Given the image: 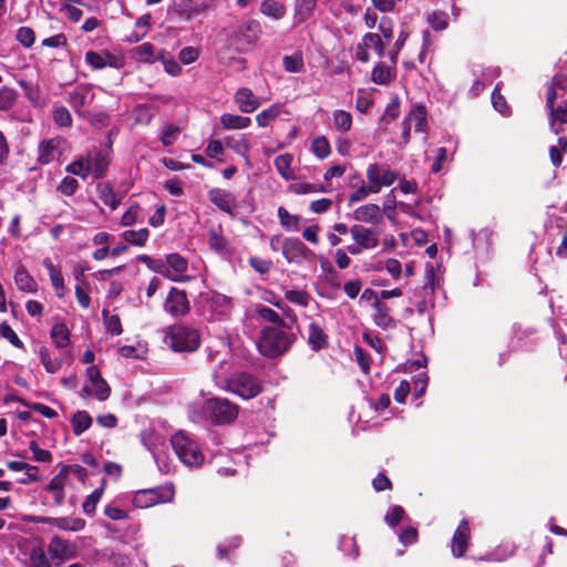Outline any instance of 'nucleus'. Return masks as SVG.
I'll list each match as a JSON object with an SVG mask.
<instances>
[{
	"label": "nucleus",
	"mask_w": 567,
	"mask_h": 567,
	"mask_svg": "<svg viewBox=\"0 0 567 567\" xmlns=\"http://www.w3.org/2000/svg\"><path fill=\"white\" fill-rule=\"evenodd\" d=\"M290 329V326L288 328H262L257 341L260 354L275 359L286 353L297 340V336Z\"/></svg>",
	"instance_id": "f257e3e1"
},
{
	"label": "nucleus",
	"mask_w": 567,
	"mask_h": 567,
	"mask_svg": "<svg viewBox=\"0 0 567 567\" xmlns=\"http://www.w3.org/2000/svg\"><path fill=\"white\" fill-rule=\"evenodd\" d=\"M165 340L175 352H194L200 344V334L195 328L174 324L169 327Z\"/></svg>",
	"instance_id": "f03ea898"
},
{
	"label": "nucleus",
	"mask_w": 567,
	"mask_h": 567,
	"mask_svg": "<svg viewBox=\"0 0 567 567\" xmlns=\"http://www.w3.org/2000/svg\"><path fill=\"white\" fill-rule=\"evenodd\" d=\"M206 411L213 424L226 425L238 417L239 406L228 399L214 396L206 401Z\"/></svg>",
	"instance_id": "7ed1b4c3"
},
{
	"label": "nucleus",
	"mask_w": 567,
	"mask_h": 567,
	"mask_svg": "<svg viewBox=\"0 0 567 567\" xmlns=\"http://www.w3.org/2000/svg\"><path fill=\"white\" fill-rule=\"evenodd\" d=\"M226 390L244 400H249L260 394L262 385L257 377L247 372H239L226 381Z\"/></svg>",
	"instance_id": "20e7f679"
},
{
	"label": "nucleus",
	"mask_w": 567,
	"mask_h": 567,
	"mask_svg": "<svg viewBox=\"0 0 567 567\" xmlns=\"http://www.w3.org/2000/svg\"><path fill=\"white\" fill-rule=\"evenodd\" d=\"M175 489L172 484L145 488L135 492L133 505L137 508H150L158 504L171 503L174 499Z\"/></svg>",
	"instance_id": "39448f33"
},
{
	"label": "nucleus",
	"mask_w": 567,
	"mask_h": 567,
	"mask_svg": "<svg viewBox=\"0 0 567 567\" xmlns=\"http://www.w3.org/2000/svg\"><path fill=\"white\" fill-rule=\"evenodd\" d=\"M177 457L188 466H197L203 462V454L195 441L183 432L175 433L171 439Z\"/></svg>",
	"instance_id": "423d86ee"
},
{
	"label": "nucleus",
	"mask_w": 567,
	"mask_h": 567,
	"mask_svg": "<svg viewBox=\"0 0 567 567\" xmlns=\"http://www.w3.org/2000/svg\"><path fill=\"white\" fill-rule=\"evenodd\" d=\"M48 555L56 567L78 556L75 543L54 535L48 545Z\"/></svg>",
	"instance_id": "0eeeda50"
},
{
	"label": "nucleus",
	"mask_w": 567,
	"mask_h": 567,
	"mask_svg": "<svg viewBox=\"0 0 567 567\" xmlns=\"http://www.w3.org/2000/svg\"><path fill=\"white\" fill-rule=\"evenodd\" d=\"M94 100L95 93L93 92V85L90 83L78 84L68 95L69 104L80 116L89 115L87 109Z\"/></svg>",
	"instance_id": "6e6552de"
},
{
	"label": "nucleus",
	"mask_w": 567,
	"mask_h": 567,
	"mask_svg": "<svg viewBox=\"0 0 567 567\" xmlns=\"http://www.w3.org/2000/svg\"><path fill=\"white\" fill-rule=\"evenodd\" d=\"M87 168L94 179H101L106 176L111 164V147L94 148L83 155Z\"/></svg>",
	"instance_id": "1a4fd4ad"
},
{
	"label": "nucleus",
	"mask_w": 567,
	"mask_h": 567,
	"mask_svg": "<svg viewBox=\"0 0 567 567\" xmlns=\"http://www.w3.org/2000/svg\"><path fill=\"white\" fill-rule=\"evenodd\" d=\"M164 310L173 317H184L190 311L186 290L172 287L164 300Z\"/></svg>",
	"instance_id": "9d476101"
},
{
	"label": "nucleus",
	"mask_w": 567,
	"mask_h": 567,
	"mask_svg": "<svg viewBox=\"0 0 567 567\" xmlns=\"http://www.w3.org/2000/svg\"><path fill=\"white\" fill-rule=\"evenodd\" d=\"M370 48H373L378 56H383L385 53V43L380 33L367 32L363 34L361 41L355 48V59L362 63L370 61Z\"/></svg>",
	"instance_id": "9b49d317"
},
{
	"label": "nucleus",
	"mask_w": 567,
	"mask_h": 567,
	"mask_svg": "<svg viewBox=\"0 0 567 567\" xmlns=\"http://www.w3.org/2000/svg\"><path fill=\"white\" fill-rule=\"evenodd\" d=\"M282 256L289 264H300L312 258L313 251L309 249L299 238H286L282 244Z\"/></svg>",
	"instance_id": "f8f14e48"
},
{
	"label": "nucleus",
	"mask_w": 567,
	"mask_h": 567,
	"mask_svg": "<svg viewBox=\"0 0 567 567\" xmlns=\"http://www.w3.org/2000/svg\"><path fill=\"white\" fill-rule=\"evenodd\" d=\"M470 540L471 529L468 522L466 519H462L455 529L451 542V550L455 558H461L465 555L468 549Z\"/></svg>",
	"instance_id": "ddd939ff"
},
{
	"label": "nucleus",
	"mask_w": 567,
	"mask_h": 567,
	"mask_svg": "<svg viewBox=\"0 0 567 567\" xmlns=\"http://www.w3.org/2000/svg\"><path fill=\"white\" fill-rule=\"evenodd\" d=\"M373 323L382 330H392L396 328V320L392 316V308L386 303L382 302L379 298L372 302Z\"/></svg>",
	"instance_id": "4468645a"
},
{
	"label": "nucleus",
	"mask_w": 567,
	"mask_h": 567,
	"mask_svg": "<svg viewBox=\"0 0 567 567\" xmlns=\"http://www.w3.org/2000/svg\"><path fill=\"white\" fill-rule=\"evenodd\" d=\"M208 199L221 212L235 216L236 197L223 188H212L207 193Z\"/></svg>",
	"instance_id": "2eb2a0df"
},
{
	"label": "nucleus",
	"mask_w": 567,
	"mask_h": 567,
	"mask_svg": "<svg viewBox=\"0 0 567 567\" xmlns=\"http://www.w3.org/2000/svg\"><path fill=\"white\" fill-rule=\"evenodd\" d=\"M260 33V23L257 20H248L237 27L233 33V39L240 44H254Z\"/></svg>",
	"instance_id": "dca6fc26"
},
{
	"label": "nucleus",
	"mask_w": 567,
	"mask_h": 567,
	"mask_svg": "<svg viewBox=\"0 0 567 567\" xmlns=\"http://www.w3.org/2000/svg\"><path fill=\"white\" fill-rule=\"evenodd\" d=\"M350 234L353 241H357L364 249H373L379 246L378 234L371 228H368L361 224H354L350 227Z\"/></svg>",
	"instance_id": "f3484780"
},
{
	"label": "nucleus",
	"mask_w": 567,
	"mask_h": 567,
	"mask_svg": "<svg viewBox=\"0 0 567 567\" xmlns=\"http://www.w3.org/2000/svg\"><path fill=\"white\" fill-rule=\"evenodd\" d=\"M70 472V465H63L60 470V472L54 475L48 486L45 487L47 491L51 492L54 497V505L61 506L65 498V482L68 478V474Z\"/></svg>",
	"instance_id": "a211bd4d"
},
{
	"label": "nucleus",
	"mask_w": 567,
	"mask_h": 567,
	"mask_svg": "<svg viewBox=\"0 0 567 567\" xmlns=\"http://www.w3.org/2000/svg\"><path fill=\"white\" fill-rule=\"evenodd\" d=\"M353 219L359 223L378 225L383 221L382 209L377 204H365L354 209Z\"/></svg>",
	"instance_id": "6ab92c4d"
},
{
	"label": "nucleus",
	"mask_w": 567,
	"mask_h": 567,
	"mask_svg": "<svg viewBox=\"0 0 567 567\" xmlns=\"http://www.w3.org/2000/svg\"><path fill=\"white\" fill-rule=\"evenodd\" d=\"M235 102L243 113H251L260 105L258 97L248 87H241L236 92Z\"/></svg>",
	"instance_id": "aec40b11"
},
{
	"label": "nucleus",
	"mask_w": 567,
	"mask_h": 567,
	"mask_svg": "<svg viewBox=\"0 0 567 567\" xmlns=\"http://www.w3.org/2000/svg\"><path fill=\"white\" fill-rule=\"evenodd\" d=\"M308 344L313 351H319L329 346L328 334L323 331L322 327L315 321L309 324Z\"/></svg>",
	"instance_id": "412c9836"
},
{
	"label": "nucleus",
	"mask_w": 567,
	"mask_h": 567,
	"mask_svg": "<svg viewBox=\"0 0 567 567\" xmlns=\"http://www.w3.org/2000/svg\"><path fill=\"white\" fill-rule=\"evenodd\" d=\"M396 78L395 65H386L383 62H379L372 70L371 80L381 85H388Z\"/></svg>",
	"instance_id": "4be33fe9"
},
{
	"label": "nucleus",
	"mask_w": 567,
	"mask_h": 567,
	"mask_svg": "<svg viewBox=\"0 0 567 567\" xmlns=\"http://www.w3.org/2000/svg\"><path fill=\"white\" fill-rule=\"evenodd\" d=\"M318 0H295L293 19L296 23H303L313 16Z\"/></svg>",
	"instance_id": "5701e85b"
},
{
	"label": "nucleus",
	"mask_w": 567,
	"mask_h": 567,
	"mask_svg": "<svg viewBox=\"0 0 567 567\" xmlns=\"http://www.w3.org/2000/svg\"><path fill=\"white\" fill-rule=\"evenodd\" d=\"M115 60V56L110 52L101 54L90 50L85 53V62L94 70L104 69L106 65L116 66Z\"/></svg>",
	"instance_id": "b1692460"
},
{
	"label": "nucleus",
	"mask_w": 567,
	"mask_h": 567,
	"mask_svg": "<svg viewBox=\"0 0 567 567\" xmlns=\"http://www.w3.org/2000/svg\"><path fill=\"white\" fill-rule=\"evenodd\" d=\"M99 198L112 210L116 209L121 204V198L115 194L111 183H99L96 186Z\"/></svg>",
	"instance_id": "393cba45"
},
{
	"label": "nucleus",
	"mask_w": 567,
	"mask_h": 567,
	"mask_svg": "<svg viewBox=\"0 0 567 567\" xmlns=\"http://www.w3.org/2000/svg\"><path fill=\"white\" fill-rule=\"evenodd\" d=\"M14 281L19 290L25 292H35L38 284L34 278L27 271L23 266H20L14 274Z\"/></svg>",
	"instance_id": "a878e982"
},
{
	"label": "nucleus",
	"mask_w": 567,
	"mask_h": 567,
	"mask_svg": "<svg viewBox=\"0 0 567 567\" xmlns=\"http://www.w3.org/2000/svg\"><path fill=\"white\" fill-rule=\"evenodd\" d=\"M210 308L223 316H228L230 313V310L233 308V300L231 298L219 293V292H212L209 299H208Z\"/></svg>",
	"instance_id": "bb28decb"
},
{
	"label": "nucleus",
	"mask_w": 567,
	"mask_h": 567,
	"mask_svg": "<svg viewBox=\"0 0 567 567\" xmlns=\"http://www.w3.org/2000/svg\"><path fill=\"white\" fill-rule=\"evenodd\" d=\"M93 419L86 411H76L71 416V425L74 435L79 436L89 430L92 425Z\"/></svg>",
	"instance_id": "cd10ccee"
},
{
	"label": "nucleus",
	"mask_w": 567,
	"mask_h": 567,
	"mask_svg": "<svg viewBox=\"0 0 567 567\" xmlns=\"http://www.w3.org/2000/svg\"><path fill=\"white\" fill-rule=\"evenodd\" d=\"M220 123L225 130H243L250 125L251 120L247 116L225 113L220 116Z\"/></svg>",
	"instance_id": "c85d7f7f"
},
{
	"label": "nucleus",
	"mask_w": 567,
	"mask_h": 567,
	"mask_svg": "<svg viewBox=\"0 0 567 567\" xmlns=\"http://www.w3.org/2000/svg\"><path fill=\"white\" fill-rule=\"evenodd\" d=\"M260 12L275 20H280L286 14V7L278 0H264L260 4Z\"/></svg>",
	"instance_id": "c756f323"
},
{
	"label": "nucleus",
	"mask_w": 567,
	"mask_h": 567,
	"mask_svg": "<svg viewBox=\"0 0 567 567\" xmlns=\"http://www.w3.org/2000/svg\"><path fill=\"white\" fill-rule=\"evenodd\" d=\"M52 525L62 530L80 532L85 528L86 522L80 517H55Z\"/></svg>",
	"instance_id": "7c9ffc66"
},
{
	"label": "nucleus",
	"mask_w": 567,
	"mask_h": 567,
	"mask_svg": "<svg viewBox=\"0 0 567 567\" xmlns=\"http://www.w3.org/2000/svg\"><path fill=\"white\" fill-rule=\"evenodd\" d=\"M256 312L262 320L272 323L271 327L288 328V323L280 317V315L274 309L259 305L256 308Z\"/></svg>",
	"instance_id": "2f4dec72"
},
{
	"label": "nucleus",
	"mask_w": 567,
	"mask_h": 567,
	"mask_svg": "<svg viewBox=\"0 0 567 567\" xmlns=\"http://www.w3.org/2000/svg\"><path fill=\"white\" fill-rule=\"evenodd\" d=\"M406 117L411 123H414V128L416 132H425L427 120L426 109L424 105L420 104L413 106Z\"/></svg>",
	"instance_id": "473e14b6"
},
{
	"label": "nucleus",
	"mask_w": 567,
	"mask_h": 567,
	"mask_svg": "<svg viewBox=\"0 0 567 567\" xmlns=\"http://www.w3.org/2000/svg\"><path fill=\"white\" fill-rule=\"evenodd\" d=\"M50 336L54 344L60 349L66 348L70 344V331L65 323L54 324Z\"/></svg>",
	"instance_id": "72a5a7b5"
},
{
	"label": "nucleus",
	"mask_w": 567,
	"mask_h": 567,
	"mask_svg": "<svg viewBox=\"0 0 567 567\" xmlns=\"http://www.w3.org/2000/svg\"><path fill=\"white\" fill-rule=\"evenodd\" d=\"M292 159V155L288 153L281 154L277 156L275 159V167L277 172L286 181H290L293 178V173L291 171Z\"/></svg>",
	"instance_id": "f704fd0d"
},
{
	"label": "nucleus",
	"mask_w": 567,
	"mask_h": 567,
	"mask_svg": "<svg viewBox=\"0 0 567 567\" xmlns=\"http://www.w3.org/2000/svg\"><path fill=\"white\" fill-rule=\"evenodd\" d=\"M31 567H52L50 557L43 546H33L29 551Z\"/></svg>",
	"instance_id": "c9c22d12"
},
{
	"label": "nucleus",
	"mask_w": 567,
	"mask_h": 567,
	"mask_svg": "<svg viewBox=\"0 0 567 567\" xmlns=\"http://www.w3.org/2000/svg\"><path fill=\"white\" fill-rule=\"evenodd\" d=\"M137 260L144 262L148 267V269H151L157 274H161L163 276H166L167 278H169L173 281L177 280L175 277L169 276V270H168L167 266L161 259H154L148 255H140L137 257Z\"/></svg>",
	"instance_id": "e433bc0d"
},
{
	"label": "nucleus",
	"mask_w": 567,
	"mask_h": 567,
	"mask_svg": "<svg viewBox=\"0 0 567 567\" xmlns=\"http://www.w3.org/2000/svg\"><path fill=\"white\" fill-rule=\"evenodd\" d=\"M134 54L140 62L144 63H154L158 60V55L155 54V47L150 42L134 48Z\"/></svg>",
	"instance_id": "4c0bfd02"
},
{
	"label": "nucleus",
	"mask_w": 567,
	"mask_h": 567,
	"mask_svg": "<svg viewBox=\"0 0 567 567\" xmlns=\"http://www.w3.org/2000/svg\"><path fill=\"white\" fill-rule=\"evenodd\" d=\"M278 218L280 225L286 230H298L300 225V217L298 215H291L285 207L278 208Z\"/></svg>",
	"instance_id": "58836bf2"
},
{
	"label": "nucleus",
	"mask_w": 567,
	"mask_h": 567,
	"mask_svg": "<svg viewBox=\"0 0 567 567\" xmlns=\"http://www.w3.org/2000/svg\"><path fill=\"white\" fill-rule=\"evenodd\" d=\"M104 326L112 336H120L123 332L121 318L117 315H110L107 309L102 310Z\"/></svg>",
	"instance_id": "ea45409f"
},
{
	"label": "nucleus",
	"mask_w": 567,
	"mask_h": 567,
	"mask_svg": "<svg viewBox=\"0 0 567 567\" xmlns=\"http://www.w3.org/2000/svg\"><path fill=\"white\" fill-rule=\"evenodd\" d=\"M150 230L147 228H141L138 230H125L123 238L126 243L135 246L143 247L147 241Z\"/></svg>",
	"instance_id": "a19ab883"
},
{
	"label": "nucleus",
	"mask_w": 567,
	"mask_h": 567,
	"mask_svg": "<svg viewBox=\"0 0 567 567\" xmlns=\"http://www.w3.org/2000/svg\"><path fill=\"white\" fill-rule=\"evenodd\" d=\"M282 65L287 72H301L305 68L302 54L300 52H297L291 55H285L282 58Z\"/></svg>",
	"instance_id": "79ce46f5"
},
{
	"label": "nucleus",
	"mask_w": 567,
	"mask_h": 567,
	"mask_svg": "<svg viewBox=\"0 0 567 567\" xmlns=\"http://www.w3.org/2000/svg\"><path fill=\"white\" fill-rule=\"evenodd\" d=\"M312 153L320 159L328 157L331 153V146L326 136H317L311 142Z\"/></svg>",
	"instance_id": "37998d69"
},
{
	"label": "nucleus",
	"mask_w": 567,
	"mask_h": 567,
	"mask_svg": "<svg viewBox=\"0 0 567 567\" xmlns=\"http://www.w3.org/2000/svg\"><path fill=\"white\" fill-rule=\"evenodd\" d=\"M426 22L434 31L440 32L449 27V16L444 11H433L427 14Z\"/></svg>",
	"instance_id": "c03bdc74"
},
{
	"label": "nucleus",
	"mask_w": 567,
	"mask_h": 567,
	"mask_svg": "<svg viewBox=\"0 0 567 567\" xmlns=\"http://www.w3.org/2000/svg\"><path fill=\"white\" fill-rule=\"evenodd\" d=\"M39 357H40V361L43 364L45 371L49 373H55L62 367L63 361L61 359L52 360L50 357L49 350L45 347L40 348Z\"/></svg>",
	"instance_id": "a18cd8bd"
},
{
	"label": "nucleus",
	"mask_w": 567,
	"mask_h": 567,
	"mask_svg": "<svg viewBox=\"0 0 567 567\" xmlns=\"http://www.w3.org/2000/svg\"><path fill=\"white\" fill-rule=\"evenodd\" d=\"M56 151V144L54 140L43 141L39 146L38 161L41 164H49L54 159V153Z\"/></svg>",
	"instance_id": "49530a36"
},
{
	"label": "nucleus",
	"mask_w": 567,
	"mask_h": 567,
	"mask_svg": "<svg viewBox=\"0 0 567 567\" xmlns=\"http://www.w3.org/2000/svg\"><path fill=\"white\" fill-rule=\"evenodd\" d=\"M104 484H105V481H103L102 485L100 487L95 488L82 504V509L85 514L90 515L95 512L96 504L100 502V499L104 493Z\"/></svg>",
	"instance_id": "de8ad7c7"
},
{
	"label": "nucleus",
	"mask_w": 567,
	"mask_h": 567,
	"mask_svg": "<svg viewBox=\"0 0 567 567\" xmlns=\"http://www.w3.org/2000/svg\"><path fill=\"white\" fill-rule=\"evenodd\" d=\"M367 179L368 183L380 193L381 188L383 187V184H381L382 181V168L379 164L373 163L370 164L367 167Z\"/></svg>",
	"instance_id": "09e8293b"
},
{
	"label": "nucleus",
	"mask_w": 567,
	"mask_h": 567,
	"mask_svg": "<svg viewBox=\"0 0 567 567\" xmlns=\"http://www.w3.org/2000/svg\"><path fill=\"white\" fill-rule=\"evenodd\" d=\"M65 171L69 174L81 177L82 179H86L89 175H91V169L87 168L83 156L78 157L75 161L66 165Z\"/></svg>",
	"instance_id": "8fccbe9b"
},
{
	"label": "nucleus",
	"mask_w": 567,
	"mask_h": 567,
	"mask_svg": "<svg viewBox=\"0 0 567 567\" xmlns=\"http://www.w3.org/2000/svg\"><path fill=\"white\" fill-rule=\"evenodd\" d=\"M158 60L163 62L164 70L172 76H177L182 73V66L175 61L173 56H168V53L161 50L158 53Z\"/></svg>",
	"instance_id": "3c124183"
},
{
	"label": "nucleus",
	"mask_w": 567,
	"mask_h": 567,
	"mask_svg": "<svg viewBox=\"0 0 567 567\" xmlns=\"http://www.w3.org/2000/svg\"><path fill=\"white\" fill-rule=\"evenodd\" d=\"M166 264L177 274H183L188 269L187 259L177 252L168 254L166 256Z\"/></svg>",
	"instance_id": "603ef678"
},
{
	"label": "nucleus",
	"mask_w": 567,
	"mask_h": 567,
	"mask_svg": "<svg viewBox=\"0 0 567 567\" xmlns=\"http://www.w3.org/2000/svg\"><path fill=\"white\" fill-rule=\"evenodd\" d=\"M208 245L213 250L223 254L227 248L228 241L220 231H217L216 229H210Z\"/></svg>",
	"instance_id": "864d4df0"
},
{
	"label": "nucleus",
	"mask_w": 567,
	"mask_h": 567,
	"mask_svg": "<svg viewBox=\"0 0 567 567\" xmlns=\"http://www.w3.org/2000/svg\"><path fill=\"white\" fill-rule=\"evenodd\" d=\"M18 93L14 89L2 86L0 89V111L10 110L17 100Z\"/></svg>",
	"instance_id": "5fc2aeb1"
},
{
	"label": "nucleus",
	"mask_w": 567,
	"mask_h": 567,
	"mask_svg": "<svg viewBox=\"0 0 567 567\" xmlns=\"http://www.w3.org/2000/svg\"><path fill=\"white\" fill-rule=\"evenodd\" d=\"M409 39V33L406 31H401L392 47V49L388 52V58L391 61L393 65L398 63V58L405 45L406 41Z\"/></svg>",
	"instance_id": "6e6d98bb"
},
{
	"label": "nucleus",
	"mask_w": 567,
	"mask_h": 567,
	"mask_svg": "<svg viewBox=\"0 0 567 567\" xmlns=\"http://www.w3.org/2000/svg\"><path fill=\"white\" fill-rule=\"evenodd\" d=\"M16 39L24 48H31L35 42V32L30 27H20L17 30Z\"/></svg>",
	"instance_id": "4d7b16f0"
},
{
	"label": "nucleus",
	"mask_w": 567,
	"mask_h": 567,
	"mask_svg": "<svg viewBox=\"0 0 567 567\" xmlns=\"http://www.w3.org/2000/svg\"><path fill=\"white\" fill-rule=\"evenodd\" d=\"M290 189L298 195H306L309 193H324L327 192L326 186L323 184L316 183H300L295 184L290 187Z\"/></svg>",
	"instance_id": "13d9d810"
},
{
	"label": "nucleus",
	"mask_w": 567,
	"mask_h": 567,
	"mask_svg": "<svg viewBox=\"0 0 567 567\" xmlns=\"http://www.w3.org/2000/svg\"><path fill=\"white\" fill-rule=\"evenodd\" d=\"M333 123L338 130L349 131L352 127V115L343 110H338L333 113Z\"/></svg>",
	"instance_id": "bf43d9fd"
},
{
	"label": "nucleus",
	"mask_w": 567,
	"mask_h": 567,
	"mask_svg": "<svg viewBox=\"0 0 567 567\" xmlns=\"http://www.w3.org/2000/svg\"><path fill=\"white\" fill-rule=\"evenodd\" d=\"M400 115V100L398 96H394L392 101L388 104L383 116L381 117V123L388 125L392 121L396 120Z\"/></svg>",
	"instance_id": "052dcab7"
},
{
	"label": "nucleus",
	"mask_w": 567,
	"mask_h": 567,
	"mask_svg": "<svg viewBox=\"0 0 567 567\" xmlns=\"http://www.w3.org/2000/svg\"><path fill=\"white\" fill-rule=\"evenodd\" d=\"M0 337L7 339L14 348L24 349L23 342L6 321L0 323Z\"/></svg>",
	"instance_id": "680f3d73"
},
{
	"label": "nucleus",
	"mask_w": 567,
	"mask_h": 567,
	"mask_svg": "<svg viewBox=\"0 0 567 567\" xmlns=\"http://www.w3.org/2000/svg\"><path fill=\"white\" fill-rule=\"evenodd\" d=\"M378 29L380 31V35L381 38L389 42L393 39V35H394V23L392 21V19L388 16H383L381 17L379 23H378Z\"/></svg>",
	"instance_id": "e2e57ef3"
},
{
	"label": "nucleus",
	"mask_w": 567,
	"mask_h": 567,
	"mask_svg": "<svg viewBox=\"0 0 567 567\" xmlns=\"http://www.w3.org/2000/svg\"><path fill=\"white\" fill-rule=\"evenodd\" d=\"M285 298L291 303L307 307L309 303L310 295L305 290H286Z\"/></svg>",
	"instance_id": "0e129e2a"
},
{
	"label": "nucleus",
	"mask_w": 567,
	"mask_h": 567,
	"mask_svg": "<svg viewBox=\"0 0 567 567\" xmlns=\"http://www.w3.org/2000/svg\"><path fill=\"white\" fill-rule=\"evenodd\" d=\"M53 120L55 124L62 127H69L72 125L71 113L65 106H58L53 110Z\"/></svg>",
	"instance_id": "69168bd1"
},
{
	"label": "nucleus",
	"mask_w": 567,
	"mask_h": 567,
	"mask_svg": "<svg viewBox=\"0 0 567 567\" xmlns=\"http://www.w3.org/2000/svg\"><path fill=\"white\" fill-rule=\"evenodd\" d=\"M79 182L71 176H65L58 186V192L65 196H72L79 189Z\"/></svg>",
	"instance_id": "338daca9"
},
{
	"label": "nucleus",
	"mask_w": 567,
	"mask_h": 567,
	"mask_svg": "<svg viewBox=\"0 0 567 567\" xmlns=\"http://www.w3.org/2000/svg\"><path fill=\"white\" fill-rule=\"evenodd\" d=\"M370 184H362L358 189L351 193L349 197V205L364 200L370 194H378Z\"/></svg>",
	"instance_id": "774afa93"
}]
</instances>
